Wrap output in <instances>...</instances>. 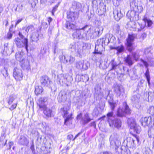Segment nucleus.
<instances>
[{
  "label": "nucleus",
  "instance_id": "1",
  "mask_svg": "<svg viewBox=\"0 0 154 154\" xmlns=\"http://www.w3.org/2000/svg\"><path fill=\"white\" fill-rule=\"evenodd\" d=\"M83 29L84 34H86V36L85 38L89 39V37L91 38H93L97 36L100 35L103 30L102 27H97L95 29L92 26L89 25H86L82 28Z\"/></svg>",
  "mask_w": 154,
  "mask_h": 154
},
{
  "label": "nucleus",
  "instance_id": "2",
  "mask_svg": "<svg viewBox=\"0 0 154 154\" xmlns=\"http://www.w3.org/2000/svg\"><path fill=\"white\" fill-rule=\"evenodd\" d=\"M113 115L112 111L109 112L107 114V121L110 127L119 129L121 127V121L120 119L115 118Z\"/></svg>",
  "mask_w": 154,
  "mask_h": 154
},
{
  "label": "nucleus",
  "instance_id": "3",
  "mask_svg": "<svg viewBox=\"0 0 154 154\" xmlns=\"http://www.w3.org/2000/svg\"><path fill=\"white\" fill-rule=\"evenodd\" d=\"M20 38L17 37L14 40V42L17 47L18 48L24 47L27 52L28 51V39L26 38H24V36L22 32H19L18 34Z\"/></svg>",
  "mask_w": 154,
  "mask_h": 154
},
{
  "label": "nucleus",
  "instance_id": "4",
  "mask_svg": "<svg viewBox=\"0 0 154 154\" xmlns=\"http://www.w3.org/2000/svg\"><path fill=\"white\" fill-rule=\"evenodd\" d=\"M131 110L126 102L123 103L122 107H119L118 109L116 115L117 116L122 117L125 116L126 114H129L131 113Z\"/></svg>",
  "mask_w": 154,
  "mask_h": 154
},
{
  "label": "nucleus",
  "instance_id": "5",
  "mask_svg": "<svg viewBox=\"0 0 154 154\" xmlns=\"http://www.w3.org/2000/svg\"><path fill=\"white\" fill-rule=\"evenodd\" d=\"M119 137L118 134L114 133L110 136L109 138L111 147L115 148L116 149H117L121 144V143L118 140Z\"/></svg>",
  "mask_w": 154,
  "mask_h": 154
},
{
  "label": "nucleus",
  "instance_id": "6",
  "mask_svg": "<svg viewBox=\"0 0 154 154\" xmlns=\"http://www.w3.org/2000/svg\"><path fill=\"white\" fill-rule=\"evenodd\" d=\"M136 36V35L134 33L129 34L128 35L126 45L127 46V49L129 52L132 51L134 49L133 45Z\"/></svg>",
  "mask_w": 154,
  "mask_h": 154
},
{
  "label": "nucleus",
  "instance_id": "7",
  "mask_svg": "<svg viewBox=\"0 0 154 154\" xmlns=\"http://www.w3.org/2000/svg\"><path fill=\"white\" fill-rule=\"evenodd\" d=\"M76 118L77 119L79 120L80 122L83 125L88 123L92 120L88 113H86L82 116V114L80 112L77 115Z\"/></svg>",
  "mask_w": 154,
  "mask_h": 154
},
{
  "label": "nucleus",
  "instance_id": "8",
  "mask_svg": "<svg viewBox=\"0 0 154 154\" xmlns=\"http://www.w3.org/2000/svg\"><path fill=\"white\" fill-rule=\"evenodd\" d=\"M127 122L131 129H133L137 133H140L141 131V127L136 123L134 119L132 118L128 119Z\"/></svg>",
  "mask_w": 154,
  "mask_h": 154
},
{
  "label": "nucleus",
  "instance_id": "9",
  "mask_svg": "<svg viewBox=\"0 0 154 154\" xmlns=\"http://www.w3.org/2000/svg\"><path fill=\"white\" fill-rule=\"evenodd\" d=\"M127 16L131 20L137 21L139 19L138 14L134 10L129 11L127 14Z\"/></svg>",
  "mask_w": 154,
  "mask_h": 154
},
{
  "label": "nucleus",
  "instance_id": "10",
  "mask_svg": "<svg viewBox=\"0 0 154 154\" xmlns=\"http://www.w3.org/2000/svg\"><path fill=\"white\" fill-rule=\"evenodd\" d=\"M75 31L73 33L72 36L74 38H76L78 39H80L83 38H85L86 36V34H82V31L84 32L83 29L82 28L79 29H75Z\"/></svg>",
  "mask_w": 154,
  "mask_h": 154
},
{
  "label": "nucleus",
  "instance_id": "11",
  "mask_svg": "<svg viewBox=\"0 0 154 154\" xmlns=\"http://www.w3.org/2000/svg\"><path fill=\"white\" fill-rule=\"evenodd\" d=\"M47 100V98L45 97H41L38 99L37 101V104L40 110L44 109L47 107L46 102Z\"/></svg>",
  "mask_w": 154,
  "mask_h": 154
},
{
  "label": "nucleus",
  "instance_id": "12",
  "mask_svg": "<svg viewBox=\"0 0 154 154\" xmlns=\"http://www.w3.org/2000/svg\"><path fill=\"white\" fill-rule=\"evenodd\" d=\"M140 61L141 62L143 63L144 65L145 66L146 68V71L145 73H144V75L146 78V79L147 80L148 84L149 85L150 84V77L149 71V69L148 68V66H149V64H148L147 62H146V61L144 60H143L142 59H140Z\"/></svg>",
  "mask_w": 154,
  "mask_h": 154
},
{
  "label": "nucleus",
  "instance_id": "13",
  "mask_svg": "<svg viewBox=\"0 0 154 154\" xmlns=\"http://www.w3.org/2000/svg\"><path fill=\"white\" fill-rule=\"evenodd\" d=\"M13 76L17 81L21 80L23 76L22 70L17 68H15L13 72Z\"/></svg>",
  "mask_w": 154,
  "mask_h": 154
},
{
  "label": "nucleus",
  "instance_id": "14",
  "mask_svg": "<svg viewBox=\"0 0 154 154\" xmlns=\"http://www.w3.org/2000/svg\"><path fill=\"white\" fill-rule=\"evenodd\" d=\"M113 89L117 97H119L124 91L122 86L117 84L114 85Z\"/></svg>",
  "mask_w": 154,
  "mask_h": 154
},
{
  "label": "nucleus",
  "instance_id": "15",
  "mask_svg": "<svg viewBox=\"0 0 154 154\" xmlns=\"http://www.w3.org/2000/svg\"><path fill=\"white\" fill-rule=\"evenodd\" d=\"M67 18L72 22L76 20L78 17V14L76 12L69 11L67 12Z\"/></svg>",
  "mask_w": 154,
  "mask_h": 154
},
{
  "label": "nucleus",
  "instance_id": "16",
  "mask_svg": "<svg viewBox=\"0 0 154 154\" xmlns=\"http://www.w3.org/2000/svg\"><path fill=\"white\" fill-rule=\"evenodd\" d=\"M41 110L43 111L44 114L47 119L51 118L54 116L52 110L47 107L44 109H42Z\"/></svg>",
  "mask_w": 154,
  "mask_h": 154
},
{
  "label": "nucleus",
  "instance_id": "17",
  "mask_svg": "<svg viewBox=\"0 0 154 154\" xmlns=\"http://www.w3.org/2000/svg\"><path fill=\"white\" fill-rule=\"evenodd\" d=\"M127 143L126 146L129 147H131L134 146L135 145V142L137 141L138 143L139 140L138 138L135 137L134 139L130 137L128 138L127 139Z\"/></svg>",
  "mask_w": 154,
  "mask_h": 154
},
{
  "label": "nucleus",
  "instance_id": "18",
  "mask_svg": "<svg viewBox=\"0 0 154 154\" xmlns=\"http://www.w3.org/2000/svg\"><path fill=\"white\" fill-rule=\"evenodd\" d=\"M113 13L115 20L117 21L119 20L123 16L120 8H118L116 10L114 11Z\"/></svg>",
  "mask_w": 154,
  "mask_h": 154
},
{
  "label": "nucleus",
  "instance_id": "19",
  "mask_svg": "<svg viewBox=\"0 0 154 154\" xmlns=\"http://www.w3.org/2000/svg\"><path fill=\"white\" fill-rule=\"evenodd\" d=\"M142 125L144 127L148 126L152 124L151 118L150 116L145 117L142 118L140 121Z\"/></svg>",
  "mask_w": 154,
  "mask_h": 154
},
{
  "label": "nucleus",
  "instance_id": "20",
  "mask_svg": "<svg viewBox=\"0 0 154 154\" xmlns=\"http://www.w3.org/2000/svg\"><path fill=\"white\" fill-rule=\"evenodd\" d=\"M21 66L23 70L28 71L30 69L29 61L27 60H24L20 62Z\"/></svg>",
  "mask_w": 154,
  "mask_h": 154
},
{
  "label": "nucleus",
  "instance_id": "21",
  "mask_svg": "<svg viewBox=\"0 0 154 154\" xmlns=\"http://www.w3.org/2000/svg\"><path fill=\"white\" fill-rule=\"evenodd\" d=\"M40 82L42 86H48L50 83V80L48 76H42L40 80Z\"/></svg>",
  "mask_w": 154,
  "mask_h": 154
},
{
  "label": "nucleus",
  "instance_id": "22",
  "mask_svg": "<svg viewBox=\"0 0 154 154\" xmlns=\"http://www.w3.org/2000/svg\"><path fill=\"white\" fill-rule=\"evenodd\" d=\"M29 140L25 136L21 135L18 140L19 143L22 145L27 146L29 143Z\"/></svg>",
  "mask_w": 154,
  "mask_h": 154
},
{
  "label": "nucleus",
  "instance_id": "23",
  "mask_svg": "<svg viewBox=\"0 0 154 154\" xmlns=\"http://www.w3.org/2000/svg\"><path fill=\"white\" fill-rule=\"evenodd\" d=\"M62 113L63 117L66 118L64 121V124L65 125L66 122L72 118V115L70 114L69 115H67L68 112L66 109L65 107H63V109Z\"/></svg>",
  "mask_w": 154,
  "mask_h": 154
},
{
  "label": "nucleus",
  "instance_id": "24",
  "mask_svg": "<svg viewBox=\"0 0 154 154\" xmlns=\"http://www.w3.org/2000/svg\"><path fill=\"white\" fill-rule=\"evenodd\" d=\"M67 98L66 92L63 90L60 91L58 97L59 101L62 102L65 101Z\"/></svg>",
  "mask_w": 154,
  "mask_h": 154
},
{
  "label": "nucleus",
  "instance_id": "25",
  "mask_svg": "<svg viewBox=\"0 0 154 154\" xmlns=\"http://www.w3.org/2000/svg\"><path fill=\"white\" fill-rule=\"evenodd\" d=\"M95 93L94 97L97 98V97H101L103 95L101 92V88L100 86L96 85L94 88Z\"/></svg>",
  "mask_w": 154,
  "mask_h": 154
},
{
  "label": "nucleus",
  "instance_id": "26",
  "mask_svg": "<svg viewBox=\"0 0 154 154\" xmlns=\"http://www.w3.org/2000/svg\"><path fill=\"white\" fill-rule=\"evenodd\" d=\"M105 50V47L103 45H95V50L94 53L102 54V52Z\"/></svg>",
  "mask_w": 154,
  "mask_h": 154
},
{
  "label": "nucleus",
  "instance_id": "27",
  "mask_svg": "<svg viewBox=\"0 0 154 154\" xmlns=\"http://www.w3.org/2000/svg\"><path fill=\"white\" fill-rule=\"evenodd\" d=\"M4 48L3 50L4 51L6 52L7 54H11L12 52H14V47L12 45L11 47H9L8 45L7 44L6 46L5 44Z\"/></svg>",
  "mask_w": 154,
  "mask_h": 154
},
{
  "label": "nucleus",
  "instance_id": "28",
  "mask_svg": "<svg viewBox=\"0 0 154 154\" xmlns=\"http://www.w3.org/2000/svg\"><path fill=\"white\" fill-rule=\"evenodd\" d=\"M102 39L104 40L103 42V45L104 47V46L108 45L109 42H112L113 40L115 39V37L112 36L110 39L109 38H106V37L102 38Z\"/></svg>",
  "mask_w": 154,
  "mask_h": 154
},
{
  "label": "nucleus",
  "instance_id": "29",
  "mask_svg": "<svg viewBox=\"0 0 154 154\" xmlns=\"http://www.w3.org/2000/svg\"><path fill=\"white\" fill-rule=\"evenodd\" d=\"M66 27L68 29L74 30L76 29L77 27L76 26L69 21H66L65 24Z\"/></svg>",
  "mask_w": 154,
  "mask_h": 154
},
{
  "label": "nucleus",
  "instance_id": "30",
  "mask_svg": "<svg viewBox=\"0 0 154 154\" xmlns=\"http://www.w3.org/2000/svg\"><path fill=\"white\" fill-rule=\"evenodd\" d=\"M125 63L129 66H131L133 64V58L131 55H128L125 58Z\"/></svg>",
  "mask_w": 154,
  "mask_h": 154
},
{
  "label": "nucleus",
  "instance_id": "31",
  "mask_svg": "<svg viewBox=\"0 0 154 154\" xmlns=\"http://www.w3.org/2000/svg\"><path fill=\"white\" fill-rule=\"evenodd\" d=\"M24 54L23 52H18L16 53L15 55V58L17 60L20 61H21L23 60H24L23 58V55Z\"/></svg>",
  "mask_w": 154,
  "mask_h": 154
},
{
  "label": "nucleus",
  "instance_id": "32",
  "mask_svg": "<svg viewBox=\"0 0 154 154\" xmlns=\"http://www.w3.org/2000/svg\"><path fill=\"white\" fill-rule=\"evenodd\" d=\"M43 91V89L41 86H36L35 87V93L36 95L40 94Z\"/></svg>",
  "mask_w": 154,
  "mask_h": 154
},
{
  "label": "nucleus",
  "instance_id": "33",
  "mask_svg": "<svg viewBox=\"0 0 154 154\" xmlns=\"http://www.w3.org/2000/svg\"><path fill=\"white\" fill-rule=\"evenodd\" d=\"M151 48H147L145 49L144 53L147 58H151L152 57V53L151 52Z\"/></svg>",
  "mask_w": 154,
  "mask_h": 154
},
{
  "label": "nucleus",
  "instance_id": "34",
  "mask_svg": "<svg viewBox=\"0 0 154 154\" xmlns=\"http://www.w3.org/2000/svg\"><path fill=\"white\" fill-rule=\"evenodd\" d=\"M106 96H105V98L107 99L109 98L108 99V103L110 101L113 102V96L112 95L109 94V91L108 90L106 91Z\"/></svg>",
  "mask_w": 154,
  "mask_h": 154
},
{
  "label": "nucleus",
  "instance_id": "35",
  "mask_svg": "<svg viewBox=\"0 0 154 154\" xmlns=\"http://www.w3.org/2000/svg\"><path fill=\"white\" fill-rule=\"evenodd\" d=\"M86 48V45H85L82 47L83 50L82 51L80 49L79 50V49L77 50V52L79 55L80 57H82L84 54H85V52L86 51V50L85 49Z\"/></svg>",
  "mask_w": 154,
  "mask_h": 154
},
{
  "label": "nucleus",
  "instance_id": "36",
  "mask_svg": "<svg viewBox=\"0 0 154 154\" xmlns=\"http://www.w3.org/2000/svg\"><path fill=\"white\" fill-rule=\"evenodd\" d=\"M116 50L117 51V54H119L124 51L125 48L123 45H121L116 47Z\"/></svg>",
  "mask_w": 154,
  "mask_h": 154
},
{
  "label": "nucleus",
  "instance_id": "37",
  "mask_svg": "<svg viewBox=\"0 0 154 154\" xmlns=\"http://www.w3.org/2000/svg\"><path fill=\"white\" fill-rule=\"evenodd\" d=\"M110 63L112 66V67L111 70H115L117 67L119 66V64L115 62L114 60H112Z\"/></svg>",
  "mask_w": 154,
  "mask_h": 154
},
{
  "label": "nucleus",
  "instance_id": "38",
  "mask_svg": "<svg viewBox=\"0 0 154 154\" xmlns=\"http://www.w3.org/2000/svg\"><path fill=\"white\" fill-rule=\"evenodd\" d=\"M32 42H37L38 40V34L37 33H34L32 36L30 37Z\"/></svg>",
  "mask_w": 154,
  "mask_h": 154
},
{
  "label": "nucleus",
  "instance_id": "39",
  "mask_svg": "<svg viewBox=\"0 0 154 154\" xmlns=\"http://www.w3.org/2000/svg\"><path fill=\"white\" fill-rule=\"evenodd\" d=\"M63 83L65 84L66 86H68V83H69L70 82V79H71L70 76L67 74H65V77L64 78Z\"/></svg>",
  "mask_w": 154,
  "mask_h": 154
},
{
  "label": "nucleus",
  "instance_id": "40",
  "mask_svg": "<svg viewBox=\"0 0 154 154\" xmlns=\"http://www.w3.org/2000/svg\"><path fill=\"white\" fill-rule=\"evenodd\" d=\"M84 61H78L76 62L75 66L78 69H82L83 68Z\"/></svg>",
  "mask_w": 154,
  "mask_h": 154
},
{
  "label": "nucleus",
  "instance_id": "41",
  "mask_svg": "<svg viewBox=\"0 0 154 154\" xmlns=\"http://www.w3.org/2000/svg\"><path fill=\"white\" fill-rule=\"evenodd\" d=\"M143 20L144 22L145 23V25L146 24V23H147V26L148 27H150L153 23L152 20L148 19L146 17H144L143 19Z\"/></svg>",
  "mask_w": 154,
  "mask_h": 154
},
{
  "label": "nucleus",
  "instance_id": "42",
  "mask_svg": "<svg viewBox=\"0 0 154 154\" xmlns=\"http://www.w3.org/2000/svg\"><path fill=\"white\" fill-rule=\"evenodd\" d=\"M139 98V94L133 95L131 98V100L134 103H136L138 102Z\"/></svg>",
  "mask_w": 154,
  "mask_h": 154
},
{
  "label": "nucleus",
  "instance_id": "43",
  "mask_svg": "<svg viewBox=\"0 0 154 154\" xmlns=\"http://www.w3.org/2000/svg\"><path fill=\"white\" fill-rule=\"evenodd\" d=\"M137 3L135 0H131L130 3V6L131 9L134 10L137 6Z\"/></svg>",
  "mask_w": 154,
  "mask_h": 154
},
{
  "label": "nucleus",
  "instance_id": "44",
  "mask_svg": "<svg viewBox=\"0 0 154 154\" xmlns=\"http://www.w3.org/2000/svg\"><path fill=\"white\" fill-rule=\"evenodd\" d=\"M1 72L5 79L8 76V69L7 68L4 67L1 71Z\"/></svg>",
  "mask_w": 154,
  "mask_h": 154
},
{
  "label": "nucleus",
  "instance_id": "45",
  "mask_svg": "<svg viewBox=\"0 0 154 154\" xmlns=\"http://www.w3.org/2000/svg\"><path fill=\"white\" fill-rule=\"evenodd\" d=\"M65 74H59L57 75V79L60 82V83L61 82H62V83H63L64 82L63 81L64 80V78L65 77Z\"/></svg>",
  "mask_w": 154,
  "mask_h": 154
},
{
  "label": "nucleus",
  "instance_id": "46",
  "mask_svg": "<svg viewBox=\"0 0 154 154\" xmlns=\"http://www.w3.org/2000/svg\"><path fill=\"white\" fill-rule=\"evenodd\" d=\"M145 23H139L137 26L138 31H140L145 27Z\"/></svg>",
  "mask_w": 154,
  "mask_h": 154
},
{
  "label": "nucleus",
  "instance_id": "47",
  "mask_svg": "<svg viewBox=\"0 0 154 154\" xmlns=\"http://www.w3.org/2000/svg\"><path fill=\"white\" fill-rule=\"evenodd\" d=\"M109 103V104L110 108L112 110V111H112L113 112V111L114 110L115 107L117 106V104L116 102L110 101Z\"/></svg>",
  "mask_w": 154,
  "mask_h": 154
},
{
  "label": "nucleus",
  "instance_id": "48",
  "mask_svg": "<svg viewBox=\"0 0 154 154\" xmlns=\"http://www.w3.org/2000/svg\"><path fill=\"white\" fill-rule=\"evenodd\" d=\"M15 96L14 95H12L10 96L8 100V103L9 104H11L14 100L15 99Z\"/></svg>",
  "mask_w": 154,
  "mask_h": 154
},
{
  "label": "nucleus",
  "instance_id": "49",
  "mask_svg": "<svg viewBox=\"0 0 154 154\" xmlns=\"http://www.w3.org/2000/svg\"><path fill=\"white\" fill-rule=\"evenodd\" d=\"M69 48L71 49V51L72 52L76 51V46L74 43L71 44Z\"/></svg>",
  "mask_w": 154,
  "mask_h": 154
},
{
  "label": "nucleus",
  "instance_id": "50",
  "mask_svg": "<svg viewBox=\"0 0 154 154\" xmlns=\"http://www.w3.org/2000/svg\"><path fill=\"white\" fill-rule=\"evenodd\" d=\"M59 58L60 60L64 63H66L68 62V60L66 59V57L65 56L63 55H60L59 56Z\"/></svg>",
  "mask_w": 154,
  "mask_h": 154
},
{
  "label": "nucleus",
  "instance_id": "51",
  "mask_svg": "<svg viewBox=\"0 0 154 154\" xmlns=\"http://www.w3.org/2000/svg\"><path fill=\"white\" fill-rule=\"evenodd\" d=\"M66 59L68 60V62L70 64L73 63L75 60V58L71 56L68 57V59Z\"/></svg>",
  "mask_w": 154,
  "mask_h": 154
},
{
  "label": "nucleus",
  "instance_id": "52",
  "mask_svg": "<svg viewBox=\"0 0 154 154\" xmlns=\"http://www.w3.org/2000/svg\"><path fill=\"white\" fill-rule=\"evenodd\" d=\"M148 99L149 101H152L154 98V94L151 92L148 93Z\"/></svg>",
  "mask_w": 154,
  "mask_h": 154
},
{
  "label": "nucleus",
  "instance_id": "53",
  "mask_svg": "<svg viewBox=\"0 0 154 154\" xmlns=\"http://www.w3.org/2000/svg\"><path fill=\"white\" fill-rule=\"evenodd\" d=\"M132 54L134 60L136 61H137L139 57V55L135 52L132 53Z\"/></svg>",
  "mask_w": 154,
  "mask_h": 154
},
{
  "label": "nucleus",
  "instance_id": "54",
  "mask_svg": "<svg viewBox=\"0 0 154 154\" xmlns=\"http://www.w3.org/2000/svg\"><path fill=\"white\" fill-rule=\"evenodd\" d=\"M34 29V27L33 25H31L29 26H28L25 30L26 32H28L29 31H32Z\"/></svg>",
  "mask_w": 154,
  "mask_h": 154
},
{
  "label": "nucleus",
  "instance_id": "55",
  "mask_svg": "<svg viewBox=\"0 0 154 154\" xmlns=\"http://www.w3.org/2000/svg\"><path fill=\"white\" fill-rule=\"evenodd\" d=\"M103 40L102 39V38L98 39L95 45H103Z\"/></svg>",
  "mask_w": 154,
  "mask_h": 154
},
{
  "label": "nucleus",
  "instance_id": "56",
  "mask_svg": "<svg viewBox=\"0 0 154 154\" xmlns=\"http://www.w3.org/2000/svg\"><path fill=\"white\" fill-rule=\"evenodd\" d=\"M136 9L137 10V11L138 13H141L143 11V7L141 5L137 6Z\"/></svg>",
  "mask_w": 154,
  "mask_h": 154
},
{
  "label": "nucleus",
  "instance_id": "57",
  "mask_svg": "<svg viewBox=\"0 0 154 154\" xmlns=\"http://www.w3.org/2000/svg\"><path fill=\"white\" fill-rule=\"evenodd\" d=\"M89 66V63L88 62H87L85 63H83V69L84 70L87 69L88 66Z\"/></svg>",
  "mask_w": 154,
  "mask_h": 154
},
{
  "label": "nucleus",
  "instance_id": "58",
  "mask_svg": "<svg viewBox=\"0 0 154 154\" xmlns=\"http://www.w3.org/2000/svg\"><path fill=\"white\" fill-rule=\"evenodd\" d=\"M152 152L150 149L148 148L145 149L143 154H151Z\"/></svg>",
  "mask_w": 154,
  "mask_h": 154
},
{
  "label": "nucleus",
  "instance_id": "59",
  "mask_svg": "<svg viewBox=\"0 0 154 154\" xmlns=\"http://www.w3.org/2000/svg\"><path fill=\"white\" fill-rule=\"evenodd\" d=\"M23 20V18H19L17 19L15 24V27H16L17 25L20 23Z\"/></svg>",
  "mask_w": 154,
  "mask_h": 154
},
{
  "label": "nucleus",
  "instance_id": "60",
  "mask_svg": "<svg viewBox=\"0 0 154 154\" xmlns=\"http://www.w3.org/2000/svg\"><path fill=\"white\" fill-rule=\"evenodd\" d=\"M30 148L31 150L32 151V152H34L35 151V148H34V145L33 143V140L32 141V143L31 144V146L30 147Z\"/></svg>",
  "mask_w": 154,
  "mask_h": 154
},
{
  "label": "nucleus",
  "instance_id": "61",
  "mask_svg": "<svg viewBox=\"0 0 154 154\" xmlns=\"http://www.w3.org/2000/svg\"><path fill=\"white\" fill-rule=\"evenodd\" d=\"M58 5H56L53 8L52 11V15H54V13L55 11H56L58 7Z\"/></svg>",
  "mask_w": 154,
  "mask_h": 154
},
{
  "label": "nucleus",
  "instance_id": "62",
  "mask_svg": "<svg viewBox=\"0 0 154 154\" xmlns=\"http://www.w3.org/2000/svg\"><path fill=\"white\" fill-rule=\"evenodd\" d=\"M12 36V34L11 32H8L7 35V38L8 39H11Z\"/></svg>",
  "mask_w": 154,
  "mask_h": 154
},
{
  "label": "nucleus",
  "instance_id": "63",
  "mask_svg": "<svg viewBox=\"0 0 154 154\" xmlns=\"http://www.w3.org/2000/svg\"><path fill=\"white\" fill-rule=\"evenodd\" d=\"M17 103L13 104L10 107V109L11 110H13L14 109H15L17 106Z\"/></svg>",
  "mask_w": 154,
  "mask_h": 154
},
{
  "label": "nucleus",
  "instance_id": "64",
  "mask_svg": "<svg viewBox=\"0 0 154 154\" xmlns=\"http://www.w3.org/2000/svg\"><path fill=\"white\" fill-rule=\"evenodd\" d=\"M98 113V111L97 109H94L93 111V114L94 115L97 116Z\"/></svg>",
  "mask_w": 154,
  "mask_h": 154
}]
</instances>
